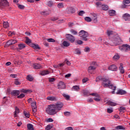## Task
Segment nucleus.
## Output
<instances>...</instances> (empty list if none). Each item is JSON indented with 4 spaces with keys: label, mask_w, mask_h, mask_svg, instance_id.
I'll return each instance as SVG.
<instances>
[{
    "label": "nucleus",
    "mask_w": 130,
    "mask_h": 130,
    "mask_svg": "<svg viewBox=\"0 0 130 130\" xmlns=\"http://www.w3.org/2000/svg\"><path fill=\"white\" fill-rule=\"evenodd\" d=\"M63 106L62 103L58 102L56 104H51L48 106L46 109L47 113L49 115H54L56 113L61 110Z\"/></svg>",
    "instance_id": "obj_1"
},
{
    "label": "nucleus",
    "mask_w": 130,
    "mask_h": 130,
    "mask_svg": "<svg viewBox=\"0 0 130 130\" xmlns=\"http://www.w3.org/2000/svg\"><path fill=\"white\" fill-rule=\"evenodd\" d=\"M107 35L108 37L110 36H113V37L112 39V40L110 42L109 44L111 46H114V45H117V44L119 42V37L118 35L116 34L115 31L112 30H107Z\"/></svg>",
    "instance_id": "obj_2"
},
{
    "label": "nucleus",
    "mask_w": 130,
    "mask_h": 130,
    "mask_svg": "<svg viewBox=\"0 0 130 130\" xmlns=\"http://www.w3.org/2000/svg\"><path fill=\"white\" fill-rule=\"evenodd\" d=\"M99 81H102V86L104 88L107 87L110 83V80L108 78H102L101 76H99L95 79V82H99Z\"/></svg>",
    "instance_id": "obj_3"
},
{
    "label": "nucleus",
    "mask_w": 130,
    "mask_h": 130,
    "mask_svg": "<svg viewBox=\"0 0 130 130\" xmlns=\"http://www.w3.org/2000/svg\"><path fill=\"white\" fill-rule=\"evenodd\" d=\"M79 36L82 40L87 41V40H88V36H89V35L88 34V32L85 30H81L79 32Z\"/></svg>",
    "instance_id": "obj_4"
},
{
    "label": "nucleus",
    "mask_w": 130,
    "mask_h": 130,
    "mask_svg": "<svg viewBox=\"0 0 130 130\" xmlns=\"http://www.w3.org/2000/svg\"><path fill=\"white\" fill-rule=\"evenodd\" d=\"M96 5L98 6L99 8H101L103 11H107L109 9V7L106 5H102L101 2H98L96 3Z\"/></svg>",
    "instance_id": "obj_5"
},
{
    "label": "nucleus",
    "mask_w": 130,
    "mask_h": 130,
    "mask_svg": "<svg viewBox=\"0 0 130 130\" xmlns=\"http://www.w3.org/2000/svg\"><path fill=\"white\" fill-rule=\"evenodd\" d=\"M66 38L72 43H73V42H75V37H74L73 35L71 34H67L66 35Z\"/></svg>",
    "instance_id": "obj_6"
},
{
    "label": "nucleus",
    "mask_w": 130,
    "mask_h": 130,
    "mask_svg": "<svg viewBox=\"0 0 130 130\" xmlns=\"http://www.w3.org/2000/svg\"><path fill=\"white\" fill-rule=\"evenodd\" d=\"M67 12L68 14H75L76 13V9L73 7H68Z\"/></svg>",
    "instance_id": "obj_7"
},
{
    "label": "nucleus",
    "mask_w": 130,
    "mask_h": 130,
    "mask_svg": "<svg viewBox=\"0 0 130 130\" xmlns=\"http://www.w3.org/2000/svg\"><path fill=\"white\" fill-rule=\"evenodd\" d=\"M7 6H9V2L7 0H1L0 1V7L2 8V7H7Z\"/></svg>",
    "instance_id": "obj_8"
},
{
    "label": "nucleus",
    "mask_w": 130,
    "mask_h": 130,
    "mask_svg": "<svg viewBox=\"0 0 130 130\" xmlns=\"http://www.w3.org/2000/svg\"><path fill=\"white\" fill-rule=\"evenodd\" d=\"M107 87H109V88L110 89H111L112 90H113V91L112 92V94H114V92L115 91V90H116V87L114 86L113 85L111 84V81H110V83L109 84L108 86H106V88H107Z\"/></svg>",
    "instance_id": "obj_9"
},
{
    "label": "nucleus",
    "mask_w": 130,
    "mask_h": 130,
    "mask_svg": "<svg viewBox=\"0 0 130 130\" xmlns=\"http://www.w3.org/2000/svg\"><path fill=\"white\" fill-rule=\"evenodd\" d=\"M58 89H66V84L62 81H60L58 85Z\"/></svg>",
    "instance_id": "obj_10"
},
{
    "label": "nucleus",
    "mask_w": 130,
    "mask_h": 130,
    "mask_svg": "<svg viewBox=\"0 0 130 130\" xmlns=\"http://www.w3.org/2000/svg\"><path fill=\"white\" fill-rule=\"evenodd\" d=\"M117 95H124L126 94V91L123 89H119L116 92Z\"/></svg>",
    "instance_id": "obj_11"
},
{
    "label": "nucleus",
    "mask_w": 130,
    "mask_h": 130,
    "mask_svg": "<svg viewBox=\"0 0 130 130\" xmlns=\"http://www.w3.org/2000/svg\"><path fill=\"white\" fill-rule=\"evenodd\" d=\"M123 19L125 21H130V15L128 13H125L123 16Z\"/></svg>",
    "instance_id": "obj_12"
},
{
    "label": "nucleus",
    "mask_w": 130,
    "mask_h": 130,
    "mask_svg": "<svg viewBox=\"0 0 130 130\" xmlns=\"http://www.w3.org/2000/svg\"><path fill=\"white\" fill-rule=\"evenodd\" d=\"M11 94L13 96H18V95L20 94V91L19 90H13L11 92Z\"/></svg>",
    "instance_id": "obj_13"
},
{
    "label": "nucleus",
    "mask_w": 130,
    "mask_h": 130,
    "mask_svg": "<svg viewBox=\"0 0 130 130\" xmlns=\"http://www.w3.org/2000/svg\"><path fill=\"white\" fill-rule=\"evenodd\" d=\"M47 100H49V101H56L57 99L56 97L50 95L47 97Z\"/></svg>",
    "instance_id": "obj_14"
},
{
    "label": "nucleus",
    "mask_w": 130,
    "mask_h": 130,
    "mask_svg": "<svg viewBox=\"0 0 130 130\" xmlns=\"http://www.w3.org/2000/svg\"><path fill=\"white\" fill-rule=\"evenodd\" d=\"M108 69L110 71H117V67H116V66H115V64H112L111 65L109 68Z\"/></svg>",
    "instance_id": "obj_15"
},
{
    "label": "nucleus",
    "mask_w": 130,
    "mask_h": 130,
    "mask_svg": "<svg viewBox=\"0 0 130 130\" xmlns=\"http://www.w3.org/2000/svg\"><path fill=\"white\" fill-rule=\"evenodd\" d=\"M17 42H18V41L16 40H10L7 42V44L8 45H13V44H15Z\"/></svg>",
    "instance_id": "obj_16"
},
{
    "label": "nucleus",
    "mask_w": 130,
    "mask_h": 130,
    "mask_svg": "<svg viewBox=\"0 0 130 130\" xmlns=\"http://www.w3.org/2000/svg\"><path fill=\"white\" fill-rule=\"evenodd\" d=\"M32 68L36 70H39L41 68V65L39 63H35L32 66Z\"/></svg>",
    "instance_id": "obj_17"
},
{
    "label": "nucleus",
    "mask_w": 130,
    "mask_h": 130,
    "mask_svg": "<svg viewBox=\"0 0 130 130\" xmlns=\"http://www.w3.org/2000/svg\"><path fill=\"white\" fill-rule=\"evenodd\" d=\"M124 50L125 52L129 51L130 50V46L127 44H124Z\"/></svg>",
    "instance_id": "obj_18"
},
{
    "label": "nucleus",
    "mask_w": 130,
    "mask_h": 130,
    "mask_svg": "<svg viewBox=\"0 0 130 130\" xmlns=\"http://www.w3.org/2000/svg\"><path fill=\"white\" fill-rule=\"evenodd\" d=\"M107 104L108 105H110V106H116V105H117V104L111 101H108L107 102Z\"/></svg>",
    "instance_id": "obj_19"
},
{
    "label": "nucleus",
    "mask_w": 130,
    "mask_h": 130,
    "mask_svg": "<svg viewBox=\"0 0 130 130\" xmlns=\"http://www.w3.org/2000/svg\"><path fill=\"white\" fill-rule=\"evenodd\" d=\"M49 74V71L47 70H44L41 72V75L42 76H45L46 75H48Z\"/></svg>",
    "instance_id": "obj_20"
},
{
    "label": "nucleus",
    "mask_w": 130,
    "mask_h": 130,
    "mask_svg": "<svg viewBox=\"0 0 130 130\" xmlns=\"http://www.w3.org/2000/svg\"><path fill=\"white\" fill-rule=\"evenodd\" d=\"M26 79L29 82H32L34 80V78L30 75H27Z\"/></svg>",
    "instance_id": "obj_21"
},
{
    "label": "nucleus",
    "mask_w": 130,
    "mask_h": 130,
    "mask_svg": "<svg viewBox=\"0 0 130 130\" xmlns=\"http://www.w3.org/2000/svg\"><path fill=\"white\" fill-rule=\"evenodd\" d=\"M26 47V46H25V44H18V48L20 49V50H22V49H24Z\"/></svg>",
    "instance_id": "obj_22"
},
{
    "label": "nucleus",
    "mask_w": 130,
    "mask_h": 130,
    "mask_svg": "<svg viewBox=\"0 0 130 130\" xmlns=\"http://www.w3.org/2000/svg\"><path fill=\"white\" fill-rule=\"evenodd\" d=\"M123 4H124L127 7H130V1L129 0H124Z\"/></svg>",
    "instance_id": "obj_23"
},
{
    "label": "nucleus",
    "mask_w": 130,
    "mask_h": 130,
    "mask_svg": "<svg viewBox=\"0 0 130 130\" xmlns=\"http://www.w3.org/2000/svg\"><path fill=\"white\" fill-rule=\"evenodd\" d=\"M19 112H20L19 108H18L17 107H16L15 111L14 112V117H17V114H18V113H19Z\"/></svg>",
    "instance_id": "obj_24"
},
{
    "label": "nucleus",
    "mask_w": 130,
    "mask_h": 130,
    "mask_svg": "<svg viewBox=\"0 0 130 130\" xmlns=\"http://www.w3.org/2000/svg\"><path fill=\"white\" fill-rule=\"evenodd\" d=\"M23 114L25 117H27V118H29V117H30V113L29 112L24 111H23Z\"/></svg>",
    "instance_id": "obj_25"
},
{
    "label": "nucleus",
    "mask_w": 130,
    "mask_h": 130,
    "mask_svg": "<svg viewBox=\"0 0 130 130\" xmlns=\"http://www.w3.org/2000/svg\"><path fill=\"white\" fill-rule=\"evenodd\" d=\"M80 90V87L77 85L73 86L72 88V91H78Z\"/></svg>",
    "instance_id": "obj_26"
},
{
    "label": "nucleus",
    "mask_w": 130,
    "mask_h": 130,
    "mask_svg": "<svg viewBox=\"0 0 130 130\" xmlns=\"http://www.w3.org/2000/svg\"><path fill=\"white\" fill-rule=\"evenodd\" d=\"M93 17L91 18V21H93L94 23H97V15H96V14H94Z\"/></svg>",
    "instance_id": "obj_27"
},
{
    "label": "nucleus",
    "mask_w": 130,
    "mask_h": 130,
    "mask_svg": "<svg viewBox=\"0 0 130 130\" xmlns=\"http://www.w3.org/2000/svg\"><path fill=\"white\" fill-rule=\"evenodd\" d=\"M119 70L121 74H124V69H123V67H122V63L120 64Z\"/></svg>",
    "instance_id": "obj_28"
},
{
    "label": "nucleus",
    "mask_w": 130,
    "mask_h": 130,
    "mask_svg": "<svg viewBox=\"0 0 130 130\" xmlns=\"http://www.w3.org/2000/svg\"><path fill=\"white\" fill-rule=\"evenodd\" d=\"M31 47L34 48V49H40V47H39V45H36L35 44H32L31 45Z\"/></svg>",
    "instance_id": "obj_29"
},
{
    "label": "nucleus",
    "mask_w": 130,
    "mask_h": 130,
    "mask_svg": "<svg viewBox=\"0 0 130 130\" xmlns=\"http://www.w3.org/2000/svg\"><path fill=\"white\" fill-rule=\"evenodd\" d=\"M40 14H41L43 16H48V15H49V12H48V11H41Z\"/></svg>",
    "instance_id": "obj_30"
},
{
    "label": "nucleus",
    "mask_w": 130,
    "mask_h": 130,
    "mask_svg": "<svg viewBox=\"0 0 130 130\" xmlns=\"http://www.w3.org/2000/svg\"><path fill=\"white\" fill-rule=\"evenodd\" d=\"M27 126L28 130H34V128H33V125L32 124L28 123L27 124Z\"/></svg>",
    "instance_id": "obj_31"
},
{
    "label": "nucleus",
    "mask_w": 130,
    "mask_h": 130,
    "mask_svg": "<svg viewBox=\"0 0 130 130\" xmlns=\"http://www.w3.org/2000/svg\"><path fill=\"white\" fill-rule=\"evenodd\" d=\"M53 127V124H48L46 126L45 129L46 130H50Z\"/></svg>",
    "instance_id": "obj_32"
},
{
    "label": "nucleus",
    "mask_w": 130,
    "mask_h": 130,
    "mask_svg": "<svg viewBox=\"0 0 130 130\" xmlns=\"http://www.w3.org/2000/svg\"><path fill=\"white\" fill-rule=\"evenodd\" d=\"M109 14L110 15V16H115V11L114 10L109 11Z\"/></svg>",
    "instance_id": "obj_33"
},
{
    "label": "nucleus",
    "mask_w": 130,
    "mask_h": 130,
    "mask_svg": "<svg viewBox=\"0 0 130 130\" xmlns=\"http://www.w3.org/2000/svg\"><path fill=\"white\" fill-rule=\"evenodd\" d=\"M62 45L64 47H68V46L70 45V43L69 42L64 41L63 42Z\"/></svg>",
    "instance_id": "obj_34"
},
{
    "label": "nucleus",
    "mask_w": 130,
    "mask_h": 130,
    "mask_svg": "<svg viewBox=\"0 0 130 130\" xmlns=\"http://www.w3.org/2000/svg\"><path fill=\"white\" fill-rule=\"evenodd\" d=\"M25 39H26V40H25V43L26 44H27L28 45H29V44H30V43H31V40H30V39H29V38H28V37H26L25 38Z\"/></svg>",
    "instance_id": "obj_35"
},
{
    "label": "nucleus",
    "mask_w": 130,
    "mask_h": 130,
    "mask_svg": "<svg viewBox=\"0 0 130 130\" xmlns=\"http://www.w3.org/2000/svg\"><path fill=\"white\" fill-rule=\"evenodd\" d=\"M62 96H63L64 98H66V100H70V95L66 93H63Z\"/></svg>",
    "instance_id": "obj_36"
},
{
    "label": "nucleus",
    "mask_w": 130,
    "mask_h": 130,
    "mask_svg": "<svg viewBox=\"0 0 130 130\" xmlns=\"http://www.w3.org/2000/svg\"><path fill=\"white\" fill-rule=\"evenodd\" d=\"M9 22H3L4 28H8V27H9Z\"/></svg>",
    "instance_id": "obj_37"
},
{
    "label": "nucleus",
    "mask_w": 130,
    "mask_h": 130,
    "mask_svg": "<svg viewBox=\"0 0 130 130\" xmlns=\"http://www.w3.org/2000/svg\"><path fill=\"white\" fill-rule=\"evenodd\" d=\"M96 67L95 66H89L88 67V71H95L96 70Z\"/></svg>",
    "instance_id": "obj_38"
},
{
    "label": "nucleus",
    "mask_w": 130,
    "mask_h": 130,
    "mask_svg": "<svg viewBox=\"0 0 130 130\" xmlns=\"http://www.w3.org/2000/svg\"><path fill=\"white\" fill-rule=\"evenodd\" d=\"M30 91V90L29 89H21L20 90L21 93H29Z\"/></svg>",
    "instance_id": "obj_39"
},
{
    "label": "nucleus",
    "mask_w": 130,
    "mask_h": 130,
    "mask_svg": "<svg viewBox=\"0 0 130 130\" xmlns=\"http://www.w3.org/2000/svg\"><path fill=\"white\" fill-rule=\"evenodd\" d=\"M15 85H20L21 84V82H20V80L18 79H15L14 81Z\"/></svg>",
    "instance_id": "obj_40"
},
{
    "label": "nucleus",
    "mask_w": 130,
    "mask_h": 130,
    "mask_svg": "<svg viewBox=\"0 0 130 130\" xmlns=\"http://www.w3.org/2000/svg\"><path fill=\"white\" fill-rule=\"evenodd\" d=\"M57 7L59 9H62V8H63V3H60L58 4Z\"/></svg>",
    "instance_id": "obj_41"
},
{
    "label": "nucleus",
    "mask_w": 130,
    "mask_h": 130,
    "mask_svg": "<svg viewBox=\"0 0 130 130\" xmlns=\"http://www.w3.org/2000/svg\"><path fill=\"white\" fill-rule=\"evenodd\" d=\"M46 40L48 41V42H53V43L55 42V40L52 38L46 39Z\"/></svg>",
    "instance_id": "obj_42"
},
{
    "label": "nucleus",
    "mask_w": 130,
    "mask_h": 130,
    "mask_svg": "<svg viewBox=\"0 0 130 130\" xmlns=\"http://www.w3.org/2000/svg\"><path fill=\"white\" fill-rule=\"evenodd\" d=\"M31 106L32 108H37L36 107V102H34L31 103Z\"/></svg>",
    "instance_id": "obj_43"
},
{
    "label": "nucleus",
    "mask_w": 130,
    "mask_h": 130,
    "mask_svg": "<svg viewBox=\"0 0 130 130\" xmlns=\"http://www.w3.org/2000/svg\"><path fill=\"white\" fill-rule=\"evenodd\" d=\"M120 112H124V110H125V107H121L119 109Z\"/></svg>",
    "instance_id": "obj_44"
},
{
    "label": "nucleus",
    "mask_w": 130,
    "mask_h": 130,
    "mask_svg": "<svg viewBox=\"0 0 130 130\" xmlns=\"http://www.w3.org/2000/svg\"><path fill=\"white\" fill-rule=\"evenodd\" d=\"M25 97V94L24 93H21L20 95L17 96V98L19 99H22V98H24Z\"/></svg>",
    "instance_id": "obj_45"
},
{
    "label": "nucleus",
    "mask_w": 130,
    "mask_h": 130,
    "mask_svg": "<svg viewBox=\"0 0 130 130\" xmlns=\"http://www.w3.org/2000/svg\"><path fill=\"white\" fill-rule=\"evenodd\" d=\"M119 49L121 51H124V44H123L122 46H119Z\"/></svg>",
    "instance_id": "obj_46"
},
{
    "label": "nucleus",
    "mask_w": 130,
    "mask_h": 130,
    "mask_svg": "<svg viewBox=\"0 0 130 130\" xmlns=\"http://www.w3.org/2000/svg\"><path fill=\"white\" fill-rule=\"evenodd\" d=\"M116 129H124V127L123 126H121V125H118L116 126Z\"/></svg>",
    "instance_id": "obj_47"
},
{
    "label": "nucleus",
    "mask_w": 130,
    "mask_h": 130,
    "mask_svg": "<svg viewBox=\"0 0 130 130\" xmlns=\"http://www.w3.org/2000/svg\"><path fill=\"white\" fill-rule=\"evenodd\" d=\"M70 32L72 33V34H73V35H77V34L78 33L76 30H75L74 29H71L70 30Z\"/></svg>",
    "instance_id": "obj_48"
},
{
    "label": "nucleus",
    "mask_w": 130,
    "mask_h": 130,
    "mask_svg": "<svg viewBox=\"0 0 130 130\" xmlns=\"http://www.w3.org/2000/svg\"><path fill=\"white\" fill-rule=\"evenodd\" d=\"M18 7L19 9H20V10H24V9H25V6L22 5H18Z\"/></svg>",
    "instance_id": "obj_49"
},
{
    "label": "nucleus",
    "mask_w": 130,
    "mask_h": 130,
    "mask_svg": "<svg viewBox=\"0 0 130 130\" xmlns=\"http://www.w3.org/2000/svg\"><path fill=\"white\" fill-rule=\"evenodd\" d=\"M85 20L86 21V22H91V21H92L91 18L89 17H85Z\"/></svg>",
    "instance_id": "obj_50"
},
{
    "label": "nucleus",
    "mask_w": 130,
    "mask_h": 130,
    "mask_svg": "<svg viewBox=\"0 0 130 130\" xmlns=\"http://www.w3.org/2000/svg\"><path fill=\"white\" fill-rule=\"evenodd\" d=\"M94 100L96 101V102H99V101H100V98H99V95H98V96H96V98H94Z\"/></svg>",
    "instance_id": "obj_51"
},
{
    "label": "nucleus",
    "mask_w": 130,
    "mask_h": 130,
    "mask_svg": "<svg viewBox=\"0 0 130 130\" xmlns=\"http://www.w3.org/2000/svg\"><path fill=\"white\" fill-rule=\"evenodd\" d=\"M107 112L108 113H112V112H113V110L112 109V108H108Z\"/></svg>",
    "instance_id": "obj_52"
},
{
    "label": "nucleus",
    "mask_w": 130,
    "mask_h": 130,
    "mask_svg": "<svg viewBox=\"0 0 130 130\" xmlns=\"http://www.w3.org/2000/svg\"><path fill=\"white\" fill-rule=\"evenodd\" d=\"M119 56L118 55V54H116V55H115L113 58V59H118L119 58Z\"/></svg>",
    "instance_id": "obj_53"
},
{
    "label": "nucleus",
    "mask_w": 130,
    "mask_h": 130,
    "mask_svg": "<svg viewBox=\"0 0 130 130\" xmlns=\"http://www.w3.org/2000/svg\"><path fill=\"white\" fill-rule=\"evenodd\" d=\"M91 66H93V67H96V68H97V67L98 66L96 62H92V63H91Z\"/></svg>",
    "instance_id": "obj_54"
},
{
    "label": "nucleus",
    "mask_w": 130,
    "mask_h": 130,
    "mask_svg": "<svg viewBox=\"0 0 130 130\" xmlns=\"http://www.w3.org/2000/svg\"><path fill=\"white\" fill-rule=\"evenodd\" d=\"M70 114H71V113H70V112H64V115H65V116H69Z\"/></svg>",
    "instance_id": "obj_55"
},
{
    "label": "nucleus",
    "mask_w": 130,
    "mask_h": 130,
    "mask_svg": "<svg viewBox=\"0 0 130 130\" xmlns=\"http://www.w3.org/2000/svg\"><path fill=\"white\" fill-rule=\"evenodd\" d=\"M69 27H73V26H75V23L74 22H70L68 24Z\"/></svg>",
    "instance_id": "obj_56"
},
{
    "label": "nucleus",
    "mask_w": 130,
    "mask_h": 130,
    "mask_svg": "<svg viewBox=\"0 0 130 130\" xmlns=\"http://www.w3.org/2000/svg\"><path fill=\"white\" fill-rule=\"evenodd\" d=\"M52 5H53V3L52 2V1H49L48 3V6L49 7H51L52 6Z\"/></svg>",
    "instance_id": "obj_57"
},
{
    "label": "nucleus",
    "mask_w": 130,
    "mask_h": 130,
    "mask_svg": "<svg viewBox=\"0 0 130 130\" xmlns=\"http://www.w3.org/2000/svg\"><path fill=\"white\" fill-rule=\"evenodd\" d=\"M75 53H76V54H81V51L79 49H76L75 50Z\"/></svg>",
    "instance_id": "obj_58"
},
{
    "label": "nucleus",
    "mask_w": 130,
    "mask_h": 130,
    "mask_svg": "<svg viewBox=\"0 0 130 130\" xmlns=\"http://www.w3.org/2000/svg\"><path fill=\"white\" fill-rule=\"evenodd\" d=\"M85 12L84 11H81L79 13V16H83V14H84Z\"/></svg>",
    "instance_id": "obj_59"
},
{
    "label": "nucleus",
    "mask_w": 130,
    "mask_h": 130,
    "mask_svg": "<svg viewBox=\"0 0 130 130\" xmlns=\"http://www.w3.org/2000/svg\"><path fill=\"white\" fill-rule=\"evenodd\" d=\"M49 82H54L55 81V79L54 78H49Z\"/></svg>",
    "instance_id": "obj_60"
},
{
    "label": "nucleus",
    "mask_w": 130,
    "mask_h": 130,
    "mask_svg": "<svg viewBox=\"0 0 130 130\" xmlns=\"http://www.w3.org/2000/svg\"><path fill=\"white\" fill-rule=\"evenodd\" d=\"M11 78H15L17 77V75L16 74H11L10 75Z\"/></svg>",
    "instance_id": "obj_61"
},
{
    "label": "nucleus",
    "mask_w": 130,
    "mask_h": 130,
    "mask_svg": "<svg viewBox=\"0 0 130 130\" xmlns=\"http://www.w3.org/2000/svg\"><path fill=\"white\" fill-rule=\"evenodd\" d=\"M56 20H58L57 17H53L51 18V21H56Z\"/></svg>",
    "instance_id": "obj_62"
},
{
    "label": "nucleus",
    "mask_w": 130,
    "mask_h": 130,
    "mask_svg": "<svg viewBox=\"0 0 130 130\" xmlns=\"http://www.w3.org/2000/svg\"><path fill=\"white\" fill-rule=\"evenodd\" d=\"M65 62L67 66H71V62H70L69 60L65 61Z\"/></svg>",
    "instance_id": "obj_63"
},
{
    "label": "nucleus",
    "mask_w": 130,
    "mask_h": 130,
    "mask_svg": "<svg viewBox=\"0 0 130 130\" xmlns=\"http://www.w3.org/2000/svg\"><path fill=\"white\" fill-rule=\"evenodd\" d=\"M65 130H74L72 127H68L65 128Z\"/></svg>",
    "instance_id": "obj_64"
}]
</instances>
